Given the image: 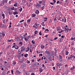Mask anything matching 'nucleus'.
<instances>
[{"label":"nucleus","instance_id":"1","mask_svg":"<svg viewBox=\"0 0 75 75\" xmlns=\"http://www.w3.org/2000/svg\"><path fill=\"white\" fill-rule=\"evenodd\" d=\"M8 1V0H3V2L2 3V4H3V5L4 4V3H7Z\"/></svg>","mask_w":75,"mask_h":75},{"label":"nucleus","instance_id":"2","mask_svg":"<svg viewBox=\"0 0 75 75\" xmlns=\"http://www.w3.org/2000/svg\"><path fill=\"white\" fill-rule=\"evenodd\" d=\"M19 61L20 63H23L24 62V59H19Z\"/></svg>","mask_w":75,"mask_h":75},{"label":"nucleus","instance_id":"3","mask_svg":"<svg viewBox=\"0 0 75 75\" xmlns=\"http://www.w3.org/2000/svg\"><path fill=\"white\" fill-rule=\"evenodd\" d=\"M61 18L62 19V22H64V23H66V22H67V19H66Z\"/></svg>","mask_w":75,"mask_h":75},{"label":"nucleus","instance_id":"4","mask_svg":"<svg viewBox=\"0 0 75 75\" xmlns=\"http://www.w3.org/2000/svg\"><path fill=\"white\" fill-rule=\"evenodd\" d=\"M36 7H38V8H40L41 7V4H37L36 5Z\"/></svg>","mask_w":75,"mask_h":75},{"label":"nucleus","instance_id":"5","mask_svg":"<svg viewBox=\"0 0 75 75\" xmlns=\"http://www.w3.org/2000/svg\"><path fill=\"white\" fill-rule=\"evenodd\" d=\"M59 30H61V27L59 26H58L57 27V30L59 31Z\"/></svg>","mask_w":75,"mask_h":75},{"label":"nucleus","instance_id":"6","mask_svg":"<svg viewBox=\"0 0 75 75\" xmlns=\"http://www.w3.org/2000/svg\"><path fill=\"white\" fill-rule=\"evenodd\" d=\"M16 73H17V74L18 75H19L20 74V71H18V70L16 71Z\"/></svg>","mask_w":75,"mask_h":75},{"label":"nucleus","instance_id":"7","mask_svg":"<svg viewBox=\"0 0 75 75\" xmlns=\"http://www.w3.org/2000/svg\"><path fill=\"white\" fill-rule=\"evenodd\" d=\"M45 53H46V54H48V55H50V52L49 51H47V50L45 51Z\"/></svg>","mask_w":75,"mask_h":75},{"label":"nucleus","instance_id":"8","mask_svg":"<svg viewBox=\"0 0 75 75\" xmlns=\"http://www.w3.org/2000/svg\"><path fill=\"white\" fill-rule=\"evenodd\" d=\"M21 50H23L24 51H25V48H24V46H23L21 47Z\"/></svg>","mask_w":75,"mask_h":75},{"label":"nucleus","instance_id":"9","mask_svg":"<svg viewBox=\"0 0 75 75\" xmlns=\"http://www.w3.org/2000/svg\"><path fill=\"white\" fill-rule=\"evenodd\" d=\"M43 70H42V69H41V67H40L39 69V71L40 72V73H41V72H42V71Z\"/></svg>","mask_w":75,"mask_h":75},{"label":"nucleus","instance_id":"10","mask_svg":"<svg viewBox=\"0 0 75 75\" xmlns=\"http://www.w3.org/2000/svg\"><path fill=\"white\" fill-rule=\"evenodd\" d=\"M35 13V14H39V13H40L39 11H38V10H37Z\"/></svg>","mask_w":75,"mask_h":75},{"label":"nucleus","instance_id":"11","mask_svg":"<svg viewBox=\"0 0 75 75\" xmlns=\"http://www.w3.org/2000/svg\"><path fill=\"white\" fill-rule=\"evenodd\" d=\"M33 72V69L31 68L30 69L29 71V72Z\"/></svg>","mask_w":75,"mask_h":75},{"label":"nucleus","instance_id":"12","mask_svg":"<svg viewBox=\"0 0 75 75\" xmlns=\"http://www.w3.org/2000/svg\"><path fill=\"white\" fill-rule=\"evenodd\" d=\"M1 34L3 36V37H4L5 36V34H4V32H1Z\"/></svg>","mask_w":75,"mask_h":75},{"label":"nucleus","instance_id":"13","mask_svg":"<svg viewBox=\"0 0 75 75\" xmlns=\"http://www.w3.org/2000/svg\"><path fill=\"white\" fill-rule=\"evenodd\" d=\"M32 16H33L32 17L33 18V17H35L36 16V14L35 13H33L32 14Z\"/></svg>","mask_w":75,"mask_h":75},{"label":"nucleus","instance_id":"14","mask_svg":"<svg viewBox=\"0 0 75 75\" xmlns=\"http://www.w3.org/2000/svg\"><path fill=\"white\" fill-rule=\"evenodd\" d=\"M18 14V13L16 12V11L13 13V14L14 15H16V14Z\"/></svg>","mask_w":75,"mask_h":75},{"label":"nucleus","instance_id":"15","mask_svg":"<svg viewBox=\"0 0 75 75\" xmlns=\"http://www.w3.org/2000/svg\"><path fill=\"white\" fill-rule=\"evenodd\" d=\"M27 38V37H24L23 38H24V40L26 41H28V39L27 38Z\"/></svg>","mask_w":75,"mask_h":75},{"label":"nucleus","instance_id":"16","mask_svg":"<svg viewBox=\"0 0 75 75\" xmlns=\"http://www.w3.org/2000/svg\"><path fill=\"white\" fill-rule=\"evenodd\" d=\"M15 48L17 50H18V46L17 45H15Z\"/></svg>","mask_w":75,"mask_h":75},{"label":"nucleus","instance_id":"17","mask_svg":"<svg viewBox=\"0 0 75 75\" xmlns=\"http://www.w3.org/2000/svg\"><path fill=\"white\" fill-rule=\"evenodd\" d=\"M59 56H60V58H59L60 61H62V56L59 55Z\"/></svg>","mask_w":75,"mask_h":75},{"label":"nucleus","instance_id":"18","mask_svg":"<svg viewBox=\"0 0 75 75\" xmlns=\"http://www.w3.org/2000/svg\"><path fill=\"white\" fill-rule=\"evenodd\" d=\"M41 24L43 27L45 26V25L44 24V22H43L41 23Z\"/></svg>","mask_w":75,"mask_h":75},{"label":"nucleus","instance_id":"19","mask_svg":"<svg viewBox=\"0 0 75 75\" xmlns=\"http://www.w3.org/2000/svg\"><path fill=\"white\" fill-rule=\"evenodd\" d=\"M42 3H43V4H42L44 6H45V0H42Z\"/></svg>","mask_w":75,"mask_h":75},{"label":"nucleus","instance_id":"20","mask_svg":"<svg viewBox=\"0 0 75 75\" xmlns=\"http://www.w3.org/2000/svg\"><path fill=\"white\" fill-rule=\"evenodd\" d=\"M2 17H3V19H4V18H5V15H4V14H2Z\"/></svg>","mask_w":75,"mask_h":75},{"label":"nucleus","instance_id":"21","mask_svg":"<svg viewBox=\"0 0 75 75\" xmlns=\"http://www.w3.org/2000/svg\"><path fill=\"white\" fill-rule=\"evenodd\" d=\"M33 5V3H30L29 5V7H30V6H32Z\"/></svg>","mask_w":75,"mask_h":75},{"label":"nucleus","instance_id":"22","mask_svg":"<svg viewBox=\"0 0 75 75\" xmlns=\"http://www.w3.org/2000/svg\"><path fill=\"white\" fill-rule=\"evenodd\" d=\"M44 47H45L44 46L42 45H41V48L42 49H44Z\"/></svg>","mask_w":75,"mask_h":75},{"label":"nucleus","instance_id":"23","mask_svg":"<svg viewBox=\"0 0 75 75\" xmlns=\"http://www.w3.org/2000/svg\"><path fill=\"white\" fill-rule=\"evenodd\" d=\"M64 31H65V30H61V31L60 32L59 31L58 32V33H59L61 34V33H62V32H63Z\"/></svg>","mask_w":75,"mask_h":75},{"label":"nucleus","instance_id":"24","mask_svg":"<svg viewBox=\"0 0 75 75\" xmlns=\"http://www.w3.org/2000/svg\"><path fill=\"white\" fill-rule=\"evenodd\" d=\"M16 41H20V38L18 37L16 38Z\"/></svg>","mask_w":75,"mask_h":75},{"label":"nucleus","instance_id":"25","mask_svg":"<svg viewBox=\"0 0 75 75\" xmlns=\"http://www.w3.org/2000/svg\"><path fill=\"white\" fill-rule=\"evenodd\" d=\"M28 54H25L24 55V56L25 57V58L27 57V56H28Z\"/></svg>","mask_w":75,"mask_h":75},{"label":"nucleus","instance_id":"26","mask_svg":"<svg viewBox=\"0 0 75 75\" xmlns=\"http://www.w3.org/2000/svg\"><path fill=\"white\" fill-rule=\"evenodd\" d=\"M59 40V42H62V39H61V38H60Z\"/></svg>","mask_w":75,"mask_h":75},{"label":"nucleus","instance_id":"27","mask_svg":"<svg viewBox=\"0 0 75 75\" xmlns=\"http://www.w3.org/2000/svg\"><path fill=\"white\" fill-rule=\"evenodd\" d=\"M28 49L26 50V52H28L30 50V48H29V47H27Z\"/></svg>","mask_w":75,"mask_h":75},{"label":"nucleus","instance_id":"28","mask_svg":"<svg viewBox=\"0 0 75 75\" xmlns=\"http://www.w3.org/2000/svg\"><path fill=\"white\" fill-rule=\"evenodd\" d=\"M68 54H69V52L68 51H66V54L67 55H68Z\"/></svg>","mask_w":75,"mask_h":75},{"label":"nucleus","instance_id":"29","mask_svg":"<svg viewBox=\"0 0 75 75\" xmlns=\"http://www.w3.org/2000/svg\"><path fill=\"white\" fill-rule=\"evenodd\" d=\"M18 3H16L14 5V6L15 7H17Z\"/></svg>","mask_w":75,"mask_h":75},{"label":"nucleus","instance_id":"30","mask_svg":"<svg viewBox=\"0 0 75 75\" xmlns=\"http://www.w3.org/2000/svg\"><path fill=\"white\" fill-rule=\"evenodd\" d=\"M38 33V32L37 30H35V34H37V33Z\"/></svg>","mask_w":75,"mask_h":75},{"label":"nucleus","instance_id":"31","mask_svg":"<svg viewBox=\"0 0 75 75\" xmlns=\"http://www.w3.org/2000/svg\"><path fill=\"white\" fill-rule=\"evenodd\" d=\"M2 27L3 28V27H6V25H4V24H3Z\"/></svg>","mask_w":75,"mask_h":75},{"label":"nucleus","instance_id":"32","mask_svg":"<svg viewBox=\"0 0 75 75\" xmlns=\"http://www.w3.org/2000/svg\"><path fill=\"white\" fill-rule=\"evenodd\" d=\"M31 21V19H29L27 20V22H28V23H30Z\"/></svg>","mask_w":75,"mask_h":75},{"label":"nucleus","instance_id":"33","mask_svg":"<svg viewBox=\"0 0 75 75\" xmlns=\"http://www.w3.org/2000/svg\"><path fill=\"white\" fill-rule=\"evenodd\" d=\"M19 44H20L22 46L23 45V42H19Z\"/></svg>","mask_w":75,"mask_h":75},{"label":"nucleus","instance_id":"34","mask_svg":"<svg viewBox=\"0 0 75 75\" xmlns=\"http://www.w3.org/2000/svg\"><path fill=\"white\" fill-rule=\"evenodd\" d=\"M57 18V17H56V18H54V21H57V18Z\"/></svg>","mask_w":75,"mask_h":75},{"label":"nucleus","instance_id":"35","mask_svg":"<svg viewBox=\"0 0 75 75\" xmlns=\"http://www.w3.org/2000/svg\"><path fill=\"white\" fill-rule=\"evenodd\" d=\"M58 3H60V4H61V2H60L58 0L57 2V4H58Z\"/></svg>","mask_w":75,"mask_h":75},{"label":"nucleus","instance_id":"36","mask_svg":"<svg viewBox=\"0 0 75 75\" xmlns=\"http://www.w3.org/2000/svg\"><path fill=\"white\" fill-rule=\"evenodd\" d=\"M23 10V8H21V9H19V11H20V12H21L22 11V10Z\"/></svg>","mask_w":75,"mask_h":75},{"label":"nucleus","instance_id":"37","mask_svg":"<svg viewBox=\"0 0 75 75\" xmlns=\"http://www.w3.org/2000/svg\"><path fill=\"white\" fill-rule=\"evenodd\" d=\"M10 9H11V8L10 7H8V8H7V10H8V11L10 10Z\"/></svg>","mask_w":75,"mask_h":75},{"label":"nucleus","instance_id":"38","mask_svg":"<svg viewBox=\"0 0 75 75\" xmlns=\"http://www.w3.org/2000/svg\"><path fill=\"white\" fill-rule=\"evenodd\" d=\"M9 15H11V14H12V13L11 12L9 11Z\"/></svg>","mask_w":75,"mask_h":75},{"label":"nucleus","instance_id":"39","mask_svg":"<svg viewBox=\"0 0 75 75\" xmlns=\"http://www.w3.org/2000/svg\"><path fill=\"white\" fill-rule=\"evenodd\" d=\"M33 27H34V28H38V27H36V26H33Z\"/></svg>","mask_w":75,"mask_h":75},{"label":"nucleus","instance_id":"40","mask_svg":"<svg viewBox=\"0 0 75 75\" xmlns=\"http://www.w3.org/2000/svg\"><path fill=\"white\" fill-rule=\"evenodd\" d=\"M39 2L40 4H41V3H42V2H43L42 1H42H39Z\"/></svg>","mask_w":75,"mask_h":75},{"label":"nucleus","instance_id":"41","mask_svg":"<svg viewBox=\"0 0 75 75\" xmlns=\"http://www.w3.org/2000/svg\"><path fill=\"white\" fill-rule=\"evenodd\" d=\"M27 64H30V61H28V60H27L26 61Z\"/></svg>","mask_w":75,"mask_h":75},{"label":"nucleus","instance_id":"42","mask_svg":"<svg viewBox=\"0 0 75 75\" xmlns=\"http://www.w3.org/2000/svg\"><path fill=\"white\" fill-rule=\"evenodd\" d=\"M39 57H40V56L42 57V54H39Z\"/></svg>","mask_w":75,"mask_h":75},{"label":"nucleus","instance_id":"43","mask_svg":"<svg viewBox=\"0 0 75 75\" xmlns=\"http://www.w3.org/2000/svg\"><path fill=\"white\" fill-rule=\"evenodd\" d=\"M50 4H52V5H53V6H54V4H53L52 2H50Z\"/></svg>","mask_w":75,"mask_h":75},{"label":"nucleus","instance_id":"44","mask_svg":"<svg viewBox=\"0 0 75 75\" xmlns=\"http://www.w3.org/2000/svg\"><path fill=\"white\" fill-rule=\"evenodd\" d=\"M46 31H47L48 32V31H49V30L48 29H46L45 30V32Z\"/></svg>","mask_w":75,"mask_h":75},{"label":"nucleus","instance_id":"45","mask_svg":"<svg viewBox=\"0 0 75 75\" xmlns=\"http://www.w3.org/2000/svg\"><path fill=\"white\" fill-rule=\"evenodd\" d=\"M57 39H58V37H56L54 38V40H57Z\"/></svg>","mask_w":75,"mask_h":75},{"label":"nucleus","instance_id":"46","mask_svg":"<svg viewBox=\"0 0 75 75\" xmlns=\"http://www.w3.org/2000/svg\"><path fill=\"white\" fill-rule=\"evenodd\" d=\"M32 43H33L34 44H35V42H34L33 40L32 41Z\"/></svg>","mask_w":75,"mask_h":75},{"label":"nucleus","instance_id":"47","mask_svg":"<svg viewBox=\"0 0 75 75\" xmlns=\"http://www.w3.org/2000/svg\"><path fill=\"white\" fill-rule=\"evenodd\" d=\"M24 25H27V23H26V22H24Z\"/></svg>","mask_w":75,"mask_h":75},{"label":"nucleus","instance_id":"48","mask_svg":"<svg viewBox=\"0 0 75 75\" xmlns=\"http://www.w3.org/2000/svg\"><path fill=\"white\" fill-rule=\"evenodd\" d=\"M39 34L40 35H42V33H41V32L40 31Z\"/></svg>","mask_w":75,"mask_h":75},{"label":"nucleus","instance_id":"49","mask_svg":"<svg viewBox=\"0 0 75 75\" xmlns=\"http://www.w3.org/2000/svg\"><path fill=\"white\" fill-rule=\"evenodd\" d=\"M54 51H55V53L57 52V49H54Z\"/></svg>","mask_w":75,"mask_h":75},{"label":"nucleus","instance_id":"50","mask_svg":"<svg viewBox=\"0 0 75 75\" xmlns=\"http://www.w3.org/2000/svg\"><path fill=\"white\" fill-rule=\"evenodd\" d=\"M23 21H24V20H23L22 21H20L19 23H22Z\"/></svg>","mask_w":75,"mask_h":75},{"label":"nucleus","instance_id":"51","mask_svg":"<svg viewBox=\"0 0 75 75\" xmlns=\"http://www.w3.org/2000/svg\"><path fill=\"white\" fill-rule=\"evenodd\" d=\"M11 73L12 74H14V73H13V70H11Z\"/></svg>","mask_w":75,"mask_h":75},{"label":"nucleus","instance_id":"52","mask_svg":"<svg viewBox=\"0 0 75 75\" xmlns=\"http://www.w3.org/2000/svg\"><path fill=\"white\" fill-rule=\"evenodd\" d=\"M58 13V14H60V15H61V12L60 11H59Z\"/></svg>","mask_w":75,"mask_h":75},{"label":"nucleus","instance_id":"53","mask_svg":"<svg viewBox=\"0 0 75 75\" xmlns=\"http://www.w3.org/2000/svg\"><path fill=\"white\" fill-rule=\"evenodd\" d=\"M13 65H16V62H13Z\"/></svg>","mask_w":75,"mask_h":75},{"label":"nucleus","instance_id":"54","mask_svg":"<svg viewBox=\"0 0 75 75\" xmlns=\"http://www.w3.org/2000/svg\"><path fill=\"white\" fill-rule=\"evenodd\" d=\"M72 59V57H68V59Z\"/></svg>","mask_w":75,"mask_h":75},{"label":"nucleus","instance_id":"55","mask_svg":"<svg viewBox=\"0 0 75 75\" xmlns=\"http://www.w3.org/2000/svg\"><path fill=\"white\" fill-rule=\"evenodd\" d=\"M31 75H35V74L34 73H32L31 74Z\"/></svg>","mask_w":75,"mask_h":75},{"label":"nucleus","instance_id":"56","mask_svg":"<svg viewBox=\"0 0 75 75\" xmlns=\"http://www.w3.org/2000/svg\"><path fill=\"white\" fill-rule=\"evenodd\" d=\"M66 30H67V32H68V31H69V28L67 29ZM65 31H66V30H65Z\"/></svg>","mask_w":75,"mask_h":75},{"label":"nucleus","instance_id":"57","mask_svg":"<svg viewBox=\"0 0 75 75\" xmlns=\"http://www.w3.org/2000/svg\"><path fill=\"white\" fill-rule=\"evenodd\" d=\"M3 4H2V3H1V4H0V6H3Z\"/></svg>","mask_w":75,"mask_h":75},{"label":"nucleus","instance_id":"58","mask_svg":"<svg viewBox=\"0 0 75 75\" xmlns=\"http://www.w3.org/2000/svg\"><path fill=\"white\" fill-rule=\"evenodd\" d=\"M64 66L65 67V68H67V67H68V65L67 64H66Z\"/></svg>","mask_w":75,"mask_h":75},{"label":"nucleus","instance_id":"59","mask_svg":"<svg viewBox=\"0 0 75 75\" xmlns=\"http://www.w3.org/2000/svg\"><path fill=\"white\" fill-rule=\"evenodd\" d=\"M7 41L8 42H11V40H7Z\"/></svg>","mask_w":75,"mask_h":75},{"label":"nucleus","instance_id":"60","mask_svg":"<svg viewBox=\"0 0 75 75\" xmlns=\"http://www.w3.org/2000/svg\"><path fill=\"white\" fill-rule=\"evenodd\" d=\"M73 11L74 13H75V9H74L73 10Z\"/></svg>","mask_w":75,"mask_h":75},{"label":"nucleus","instance_id":"61","mask_svg":"<svg viewBox=\"0 0 75 75\" xmlns=\"http://www.w3.org/2000/svg\"><path fill=\"white\" fill-rule=\"evenodd\" d=\"M57 66H59V63H57Z\"/></svg>","mask_w":75,"mask_h":75},{"label":"nucleus","instance_id":"62","mask_svg":"<svg viewBox=\"0 0 75 75\" xmlns=\"http://www.w3.org/2000/svg\"><path fill=\"white\" fill-rule=\"evenodd\" d=\"M11 10H14L13 8H11Z\"/></svg>","mask_w":75,"mask_h":75},{"label":"nucleus","instance_id":"63","mask_svg":"<svg viewBox=\"0 0 75 75\" xmlns=\"http://www.w3.org/2000/svg\"><path fill=\"white\" fill-rule=\"evenodd\" d=\"M41 60V59H39L38 60H37V61H38V62H39V61Z\"/></svg>","mask_w":75,"mask_h":75},{"label":"nucleus","instance_id":"64","mask_svg":"<svg viewBox=\"0 0 75 75\" xmlns=\"http://www.w3.org/2000/svg\"><path fill=\"white\" fill-rule=\"evenodd\" d=\"M71 40H74V38L73 37L71 38Z\"/></svg>","mask_w":75,"mask_h":75}]
</instances>
